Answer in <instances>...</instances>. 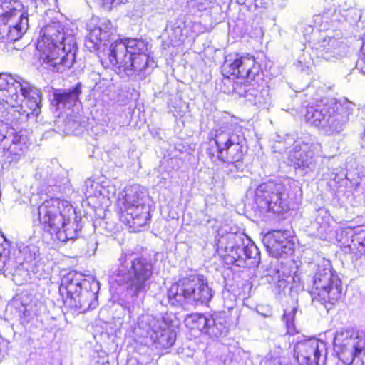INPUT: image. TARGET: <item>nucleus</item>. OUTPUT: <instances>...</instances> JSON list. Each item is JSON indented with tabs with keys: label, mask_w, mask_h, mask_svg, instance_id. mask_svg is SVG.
I'll use <instances>...</instances> for the list:
<instances>
[{
	"label": "nucleus",
	"mask_w": 365,
	"mask_h": 365,
	"mask_svg": "<svg viewBox=\"0 0 365 365\" xmlns=\"http://www.w3.org/2000/svg\"><path fill=\"white\" fill-rule=\"evenodd\" d=\"M288 162L295 168L312 170L315 166V159L311 145L304 142H296L289 153Z\"/></svg>",
	"instance_id": "obj_23"
},
{
	"label": "nucleus",
	"mask_w": 365,
	"mask_h": 365,
	"mask_svg": "<svg viewBox=\"0 0 365 365\" xmlns=\"http://www.w3.org/2000/svg\"><path fill=\"white\" fill-rule=\"evenodd\" d=\"M29 28L28 14L18 0H0V41L19 40Z\"/></svg>",
	"instance_id": "obj_8"
},
{
	"label": "nucleus",
	"mask_w": 365,
	"mask_h": 365,
	"mask_svg": "<svg viewBox=\"0 0 365 365\" xmlns=\"http://www.w3.org/2000/svg\"><path fill=\"white\" fill-rule=\"evenodd\" d=\"M324 217L329 218V216L327 215V212L324 211V210H318V215L316 217V221L317 222V223H319V224L322 223L320 220H321V219L322 220Z\"/></svg>",
	"instance_id": "obj_44"
},
{
	"label": "nucleus",
	"mask_w": 365,
	"mask_h": 365,
	"mask_svg": "<svg viewBox=\"0 0 365 365\" xmlns=\"http://www.w3.org/2000/svg\"><path fill=\"white\" fill-rule=\"evenodd\" d=\"M294 356L299 365H319L327 355L326 344L316 338L298 341L294 347Z\"/></svg>",
	"instance_id": "obj_16"
},
{
	"label": "nucleus",
	"mask_w": 365,
	"mask_h": 365,
	"mask_svg": "<svg viewBox=\"0 0 365 365\" xmlns=\"http://www.w3.org/2000/svg\"><path fill=\"white\" fill-rule=\"evenodd\" d=\"M36 48L41 52L43 64L53 71L63 73L76 60V38L66 34L59 21L52 22L41 29Z\"/></svg>",
	"instance_id": "obj_2"
},
{
	"label": "nucleus",
	"mask_w": 365,
	"mask_h": 365,
	"mask_svg": "<svg viewBox=\"0 0 365 365\" xmlns=\"http://www.w3.org/2000/svg\"><path fill=\"white\" fill-rule=\"evenodd\" d=\"M41 113V106L36 101H27L19 105H8L1 112L0 121L7 125L21 124L31 118L37 117Z\"/></svg>",
	"instance_id": "obj_18"
},
{
	"label": "nucleus",
	"mask_w": 365,
	"mask_h": 365,
	"mask_svg": "<svg viewBox=\"0 0 365 365\" xmlns=\"http://www.w3.org/2000/svg\"><path fill=\"white\" fill-rule=\"evenodd\" d=\"M351 260L354 263V267L358 269V271L365 274V252L361 254L358 253L357 259L354 257Z\"/></svg>",
	"instance_id": "obj_40"
},
{
	"label": "nucleus",
	"mask_w": 365,
	"mask_h": 365,
	"mask_svg": "<svg viewBox=\"0 0 365 365\" xmlns=\"http://www.w3.org/2000/svg\"><path fill=\"white\" fill-rule=\"evenodd\" d=\"M21 272H22V274H24L25 275L28 274L26 271H24V270H21L20 268H18L17 269L15 270V272L14 273V277H16L18 275L21 274Z\"/></svg>",
	"instance_id": "obj_46"
},
{
	"label": "nucleus",
	"mask_w": 365,
	"mask_h": 365,
	"mask_svg": "<svg viewBox=\"0 0 365 365\" xmlns=\"http://www.w3.org/2000/svg\"><path fill=\"white\" fill-rule=\"evenodd\" d=\"M286 182L289 180H269L257 187L255 201L262 212L280 214L287 209Z\"/></svg>",
	"instance_id": "obj_12"
},
{
	"label": "nucleus",
	"mask_w": 365,
	"mask_h": 365,
	"mask_svg": "<svg viewBox=\"0 0 365 365\" xmlns=\"http://www.w3.org/2000/svg\"><path fill=\"white\" fill-rule=\"evenodd\" d=\"M355 232L354 228H345L341 230L336 234V240L339 245L343 248L345 253H349L351 255V259L356 257L357 259V252H355V245L353 244V237H354Z\"/></svg>",
	"instance_id": "obj_30"
},
{
	"label": "nucleus",
	"mask_w": 365,
	"mask_h": 365,
	"mask_svg": "<svg viewBox=\"0 0 365 365\" xmlns=\"http://www.w3.org/2000/svg\"><path fill=\"white\" fill-rule=\"evenodd\" d=\"M223 71L227 73L228 77L233 76L249 81L259 76V66L252 56H236L234 58L230 57L225 59Z\"/></svg>",
	"instance_id": "obj_17"
},
{
	"label": "nucleus",
	"mask_w": 365,
	"mask_h": 365,
	"mask_svg": "<svg viewBox=\"0 0 365 365\" xmlns=\"http://www.w3.org/2000/svg\"><path fill=\"white\" fill-rule=\"evenodd\" d=\"M153 273L151 259L131 250L123 251L118 258L117 269L111 276V287L118 292V287L134 302L145 294Z\"/></svg>",
	"instance_id": "obj_1"
},
{
	"label": "nucleus",
	"mask_w": 365,
	"mask_h": 365,
	"mask_svg": "<svg viewBox=\"0 0 365 365\" xmlns=\"http://www.w3.org/2000/svg\"><path fill=\"white\" fill-rule=\"evenodd\" d=\"M226 240L223 249L225 251V260L227 264H234L240 267H245L246 262L243 259V235L237 233H228L225 237L220 240L222 248L223 240Z\"/></svg>",
	"instance_id": "obj_20"
},
{
	"label": "nucleus",
	"mask_w": 365,
	"mask_h": 365,
	"mask_svg": "<svg viewBox=\"0 0 365 365\" xmlns=\"http://www.w3.org/2000/svg\"><path fill=\"white\" fill-rule=\"evenodd\" d=\"M0 145L6 150L4 155L9 163L16 162L28 149L27 137L22 131L17 132L0 121Z\"/></svg>",
	"instance_id": "obj_15"
},
{
	"label": "nucleus",
	"mask_w": 365,
	"mask_h": 365,
	"mask_svg": "<svg viewBox=\"0 0 365 365\" xmlns=\"http://www.w3.org/2000/svg\"><path fill=\"white\" fill-rule=\"evenodd\" d=\"M361 51L362 56L356 63V66L358 67H362V65L365 64V35L363 38V45L361 46Z\"/></svg>",
	"instance_id": "obj_43"
},
{
	"label": "nucleus",
	"mask_w": 365,
	"mask_h": 365,
	"mask_svg": "<svg viewBox=\"0 0 365 365\" xmlns=\"http://www.w3.org/2000/svg\"><path fill=\"white\" fill-rule=\"evenodd\" d=\"M354 237H353V244L355 247V252L362 253L365 252V229L358 227H354Z\"/></svg>",
	"instance_id": "obj_36"
},
{
	"label": "nucleus",
	"mask_w": 365,
	"mask_h": 365,
	"mask_svg": "<svg viewBox=\"0 0 365 365\" xmlns=\"http://www.w3.org/2000/svg\"><path fill=\"white\" fill-rule=\"evenodd\" d=\"M168 302L172 306L207 304L213 297V291L202 275H190L172 284L168 291Z\"/></svg>",
	"instance_id": "obj_6"
},
{
	"label": "nucleus",
	"mask_w": 365,
	"mask_h": 365,
	"mask_svg": "<svg viewBox=\"0 0 365 365\" xmlns=\"http://www.w3.org/2000/svg\"><path fill=\"white\" fill-rule=\"evenodd\" d=\"M138 327L147 336L163 348L171 346L175 341L176 334L170 322L164 317L152 314H143L138 319Z\"/></svg>",
	"instance_id": "obj_14"
},
{
	"label": "nucleus",
	"mask_w": 365,
	"mask_h": 365,
	"mask_svg": "<svg viewBox=\"0 0 365 365\" xmlns=\"http://www.w3.org/2000/svg\"><path fill=\"white\" fill-rule=\"evenodd\" d=\"M38 215L44 230L52 239L62 242L76 240L82 225L81 217L67 201L58 198L45 200L38 207Z\"/></svg>",
	"instance_id": "obj_3"
},
{
	"label": "nucleus",
	"mask_w": 365,
	"mask_h": 365,
	"mask_svg": "<svg viewBox=\"0 0 365 365\" xmlns=\"http://www.w3.org/2000/svg\"><path fill=\"white\" fill-rule=\"evenodd\" d=\"M252 81V80H249V81H247L246 80L245 82H240L235 88V91L240 96L247 97L249 95L255 96V89L251 87L250 85L247 84V83H250Z\"/></svg>",
	"instance_id": "obj_39"
},
{
	"label": "nucleus",
	"mask_w": 365,
	"mask_h": 365,
	"mask_svg": "<svg viewBox=\"0 0 365 365\" xmlns=\"http://www.w3.org/2000/svg\"><path fill=\"white\" fill-rule=\"evenodd\" d=\"M315 46L317 55L327 61L341 56L345 48V46L334 37H326Z\"/></svg>",
	"instance_id": "obj_25"
},
{
	"label": "nucleus",
	"mask_w": 365,
	"mask_h": 365,
	"mask_svg": "<svg viewBox=\"0 0 365 365\" xmlns=\"http://www.w3.org/2000/svg\"><path fill=\"white\" fill-rule=\"evenodd\" d=\"M106 1L108 4H111L115 2H116L118 4V3L122 4V3H125L128 1V0H106Z\"/></svg>",
	"instance_id": "obj_47"
},
{
	"label": "nucleus",
	"mask_w": 365,
	"mask_h": 365,
	"mask_svg": "<svg viewBox=\"0 0 365 365\" xmlns=\"http://www.w3.org/2000/svg\"><path fill=\"white\" fill-rule=\"evenodd\" d=\"M97 287L96 282L91 284L84 279L83 276L76 272H70L61 279L59 286V294L62 297L64 304L66 306L68 298L75 297L84 287Z\"/></svg>",
	"instance_id": "obj_21"
},
{
	"label": "nucleus",
	"mask_w": 365,
	"mask_h": 365,
	"mask_svg": "<svg viewBox=\"0 0 365 365\" xmlns=\"http://www.w3.org/2000/svg\"><path fill=\"white\" fill-rule=\"evenodd\" d=\"M354 108V104L346 99L324 98L307 108L305 118L325 135H332L344 130Z\"/></svg>",
	"instance_id": "obj_5"
},
{
	"label": "nucleus",
	"mask_w": 365,
	"mask_h": 365,
	"mask_svg": "<svg viewBox=\"0 0 365 365\" xmlns=\"http://www.w3.org/2000/svg\"><path fill=\"white\" fill-rule=\"evenodd\" d=\"M228 163L229 171L232 172L233 168H235L236 172L242 171L243 170V163L242 160L238 161H230L227 162Z\"/></svg>",
	"instance_id": "obj_42"
},
{
	"label": "nucleus",
	"mask_w": 365,
	"mask_h": 365,
	"mask_svg": "<svg viewBox=\"0 0 365 365\" xmlns=\"http://www.w3.org/2000/svg\"><path fill=\"white\" fill-rule=\"evenodd\" d=\"M291 236L289 230H273L264 236L263 242L273 257H283L294 251V244L289 240Z\"/></svg>",
	"instance_id": "obj_19"
},
{
	"label": "nucleus",
	"mask_w": 365,
	"mask_h": 365,
	"mask_svg": "<svg viewBox=\"0 0 365 365\" xmlns=\"http://www.w3.org/2000/svg\"><path fill=\"white\" fill-rule=\"evenodd\" d=\"M210 314H202L199 313L192 314L185 319L187 327L192 329H197L200 332L207 334Z\"/></svg>",
	"instance_id": "obj_32"
},
{
	"label": "nucleus",
	"mask_w": 365,
	"mask_h": 365,
	"mask_svg": "<svg viewBox=\"0 0 365 365\" xmlns=\"http://www.w3.org/2000/svg\"><path fill=\"white\" fill-rule=\"evenodd\" d=\"M148 51V45L146 42V49L145 51H136L133 55L131 54V62L128 63V66L130 65V66L126 70V76L140 75L143 71H145L148 68H153L155 66V61L153 59H150Z\"/></svg>",
	"instance_id": "obj_26"
},
{
	"label": "nucleus",
	"mask_w": 365,
	"mask_h": 365,
	"mask_svg": "<svg viewBox=\"0 0 365 365\" xmlns=\"http://www.w3.org/2000/svg\"><path fill=\"white\" fill-rule=\"evenodd\" d=\"M81 93V83H77L74 87L59 91L53 94L56 105L60 107L71 106L78 100Z\"/></svg>",
	"instance_id": "obj_29"
},
{
	"label": "nucleus",
	"mask_w": 365,
	"mask_h": 365,
	"mask_svg": "<svg viewBox=\"0 0 365 365\" xmlns=\"http://www.w3.org/2000/svg\"><path fill=\"white\" fill-rule=\"evenodd\" d=\"M334 349L347 365H365V338L353 329H339L334 338Z\"/></svg>",
	"instance_id": "obj_10"
},
{
	"label": "nucleus",
	"mask_w": 365,
	"mask_h": 365,
	"mask_svg": "<svg viewBox=\"0 0 365 365\" xmlns=\"http://www.w3.org/2000/svg\"><path fill=\"white\" fill-rule=\"evenodd\" d=\"M113 25L109 20L103 19L97 26L90 29V32L85 41V46L90 51H96L106 45L113 34Z\"/></svg>",
	"instance_id": "obj_22"
},
{
	"label": "nucleus",
	"mask_w": 365,
	"mask_h": 365,
	"mask_svg": "<svg viewBox=\"0 0 365 365\" xmlns=\"http://www.w3.org/2000/svg\"><path fill=\"white\" fill-rule=\"evenodd\" d=\"M185 24L182 20H177L169 28L166 29L170 43L173 46L180 43L185 36Z\"/></svg>",
	"instance_id": "obj_33"
},
{
	"label": "nucleus",
	"mask_w": 365,
	"mask_h": 365,
	"mask_svg": "<svg viewBox=\"0 0 365 365\" xmlns=\"http://www.w3.org/2000/svg\"><path fill=\"white\" fill-rule=\"evenodd\" d=\"M297 309L296 307H292L291 309H285L283 315V319L285 321L287 334L293 335L296 333L294 319Z\"/></svg>",
	"instance_id": "obj_37"
},
{
	"label": "nucleus",
	"mask_w": 365,
	"mask_h": 365,
	"mask_svg": "<svg viewBox=\"0 0 365 365\" xmlns=\"http://www.w3.org/2000/svg\"><path fill=\"white\" fill-rule=\"evenodd\" d=\"M81 125V123L76 120H72L71 119L68 120V126L70 129L77 130L78 128Z\"/></svg>",
	"instance_id": "obj_45"
},
{
	"label": "nucleus",
	"mask_w": 365,
	"mask_h": 365,
	"mask_svg": "<svg viewBox=\"0 0 365 365\" xmlns=\"http://www.w3.org/2000/svg\"><path fill=\"white\" fill-rule=\"evenodd\" d=\"M75 247L79 248L81 255L91 256L97 250L98 242L94 237H90L88 240L79 239L76 240Z\"/></svg>",
	"instance_id": "obj_34"
},
{
	"label": "nucleus",
	"mask_w": 365,
	"mask_h": 365,
	"mask_svg": "<svg viewBox=\"0 0 365 365\" xmlns=\"http://www.w3.org/2000/svg\"><path fill=\"white\" fill-rule=\"evenodd\" d=\"M146 49V41L139 38H125L113 42L106 51L109 66L118 74L125 73L131 62V54Z\"/></svg>",
	"instance_id": "obj_13"
},
{
	"label": "nucleus",
	"mask_w": 365,
	"mask_h": 365,
	"mask_svg": "<svg viewBox=\"0 0 365 365\" xmlns=\"http://www.w3.org/2000/svg\"><path fill=\"white\" fill-rule=\"evenodd\" d=\"M207 334L212 338H218L227 335L229 328L225 315L222 313L210 314Z\"/></svg>",
	"instance_id": "obj_28"
},
{
	"label": "nucleus",
	"mask_w": 365,
	"mask_h": 365,
	"mask_svg": "<svg viewBox=\"0 0 365 365\" xmlns=\"http://www.w3.org/2000/svg\"><path fill=\"white\" fill-rule=\"evenodd\" d=\"M294 137L290 135L284 136L277 135L275 142L272 146L274 152L282 153L289 146L295 144Z\"/></svg>",
	"instance_id": "obj_35"
},
{
	"label": "nucleus",
	"mask_w": 365,
	"mask_h": 365,
	"mask_svg": "<svg viewBox=\"0 0 365 365\" xmlns=\"http://www.w3.org/2000/svg\"><path fill=\"white\" fill-rule=\"evenodd\" d=\"M243 259L246 262V267H257L260 262V252L258 247L252 242L249 241L245 245L243 239Z\"/></svg>",
	"instance_id": "obj_31"
},
{
	"label": "nucleus",
	"mask_w": 365,
	"mask_h": 365,
	"mask_svg": "<svg viewBox=\"0 0 365 365\" xmlns=\"http://www.w3.org/2000/svg\"><path fill=\"white\" fill-rule=\"evenodd\" d=\"M313 300L318 301L329 310L342 297L341 282L337 274L331 269L329 260L323 259L317 265L312 277Z\"/></svg>",
	"instance_id": "obj_7"
},
{
	"label": "nucleus",
	"mask_w": 365,
	"mask_h": 365,
	"mask_svg": "<svg viewBox=\"0 0 365 365\" xmlns=\"http://www.w3.org/2000/svg\"><path fill=\"white\" fill-rule=\"evenodd\" d=\"M0 100L6 105L36 101L41 106V93L39 89L21 77L2 73L0 74Z\"/></svg>",
	"instance_id": "obj_11"
},
{
	"label": "nucleus",
	"mask_w": 365,
	"mask_h": 365,
	"mask_svg": "<svg viewBox=\"0 0 365 365\" xmlns=\"http://www.w3.org/2000/svg\"><path fill=\"white\" fill-rule=\"evenodd\" d=\"M230 173H231L232 174H233V175H234L235 173H237V172H236V170H235V168H233V171H232V172H230Z\"/></svg>",
	"instance_id": "obj_48"
},
{
	"label": "nucleus",
	"mask_w": 365,
	"mask_h": 365,
	"mask_svg": "<svg viewBox=\"0 0 365 365\" xmlns=\"http://www.w3.org/2000/svg\"><path fill=\"white\" fill-rule=\"evenodd\" d=\"M60 170V165L56 161H46L41 163L36 169L35 177L47 182L49 185H54L58 182L57 171Z\"/></svg>",
	"instance_id": "obj_27"
},
{
	"label": "nucleus",
	"mask_w": 365,
	"mask_h": 365,
	"mask_svg": "<svg viewBox=\"0 0 365 365\" xmlns=\"http://www.w3.org/2000/svg\"><path fill=\"white\" fill-rule=\"evenodd\" d=\"M24 252L29 255L26 257L28 262H31L33 259H36L39 255V251L37 247L31 245L24 248Z\"/></svg>",
	"instance_id": "obj_41"
},
{
	"label": "nucleus",
	"mask_w": 365,
	"mask_h": 365,
	"mask_svg": "<svg viewBox=\"0 0 365 365\" xmlns=\"http://www.w3.org/2000/svg\"><path fill=\"white\" fill-rule=\"evenodd\" d=\"M98 284L97 287L92 285L84 287L75 297L68 298L66 306L83 312L95 309L98 305Z\"/></svg>",
	"instance_id": "obj_24"
},
{
	"label": "nucleus",
	"mask_w": 365,
	"mask_h": 365,
	"mask_svg": "<svg viewBox=\"0 0 365 365\" xmlns=\"http://www.w3.org/2000/svg\"><path fill=\"white\" fill-rule=\"evenodd\" d=\"M99 187L98 182L88 178L85 180L82 190L86 197H96L101 192L98 190Z\"/></svg>",
	"instance_id": "obj_38"
},
{
	"label": "nucleus",
	"mask_w": 365,
	"mask_h": 365,
	"mask_svg": "<svg viewBox=\"0 0 365 365\" xmlns=\"http://www.w3.org/2000/svg\"><path fill=\"white\" fill-rule=\"evenodd\" d=\"M123 199L119 200L122 217L130 227H140L150 219V207L146 204L147 192L139 185H133L124 190Z\"/></svg>",
	"instance_id": "obj_9"
},
{
	"label": "nucleus",
	"mask_w": 365,
	"mask_h": 365,
	"mask_svg": "<svg viewBox=\"0 0 365 365\" xmlns=\"http://www.w3.org/2000/svg\"><path fill=\"white\" fill-rule=\"evenodd\" d=\"M214 138L210 140L206 153L215 163L242 160L247 152L246 139L242 128L228 119L221 121L213 130Z\"/></svg>",
	"instance_id": "obj_4"
}]
</instances>
